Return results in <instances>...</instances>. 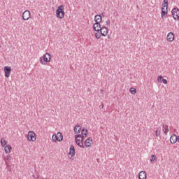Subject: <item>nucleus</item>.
I'll list each match as a JSON object with an SVG mask.
<instances>
[{"label": "nucleus", "mask_w": 179, "mask_h": 179, "mask_svg": "<svg viewBox=\"0 0 179 179\" xmlns=\"http://www.w3.org/2000/svg\"><path fill=\"white\" fill-rule=\"evenodd\" d=\"M31 17V12L28 10H26L25 11L23 12L22 13V19L24 21H27L30 19Z\"/></svg>", "instance_id": "6e6552de"}, {"label": "nucleus", "mask_w": 179, "mask_h": 179, "mask_svg": "<svg viewBox=\"0 0 179 179\" xmlns=\"http://www.w3.org/2000/svg\"><path fill=\"white\" fill-rule=\"evenodd\" d=\"M101 24L100 23H94L93 25V30L96 32H100V29H101Z\"/></svg>", "instance_id": "f8f14e48"}, {"label": "nucleus", "mask_w": 179, "mask_h": 179, "mask_svg": "<svg viewBox=\"0 0 179 179\" xmlns=\"http://www.w3.org/2000/svg\"><path fill=\"white\" fill-rule=\"evenodd\" d=\"M87 134H89V131L87 130V129H82L81 130V136H84V137H87Z\"/></svg>", "instance_id": "aec40b11"}, {"label": "nucleus", "mask_w": 179, "mask_h": 179, "mask_svg": "<svg viewBox=\"0 0 179 179\" xmlns=\"http://www.w3.org/2000/svg\"><path fill=\"white\" fill-rule=\"evenodd\" d=\"M34 178L35 179H41V178L40 176H37V177L34 176Z\"/></svg>", "instance_id": "2f4dec72"}, {"label": "nucleus", "mask_w": 179, "mask_h": 179, "mask_svg": "<svg viewBox=\"0 0 179 179\" xmlns=\"http://www.w3.org/2000/svg\"><path fill=\"white\" fill-rule=\"evenodd\" d=\"M95 23H101L102 17L101 15H96L94 17Z\"/></svg>", "instance_id": "6ab92c4d"}, {"label": "nucleus", "mask_w": 179, "mask_h": 179, "mask_svg": "<svg viewBox=\"0 0 179 179\" xmlns=\"http://www.w3.org/2000/svg\"><path fill=\"white\" fill-rule=\"evenodd\" d=\"M104 107V105L102 103V108Z\"/></svg>", "instance_id": "c9c22d12"}, {"label": "nucleus", "mask_w": 179, "mask_h": 179, "mask_svg": "<svg viewBox=\"0 0 179 179\" xmlns=\"http://www.w3.org/2000/svg\"><path fill=\"white\" fill-rule=\"evenodd\" d=\"M99 31L103 37L107 36V35L108 34V29H107V27H106L105 26H103L101 28H100Z\"/></svg>", "instance_id": "9d476101"}, {"label": "nucleus", "mask_w": 179, "mask_h": 179, "mask_svg": "<svg viewBox=\"0 0 179 179\" xmlns=\"http://www.w3.org/2000/svg\"><path fill=\"white\" fill-rule=\"evenodd\" d=\"M162 82L164 85H166V84L168 83L167 80L165 79V78H163Z\"/></svg>", "instance_id": "c85d7f7f"}, {"label": "nucleus", "mask_w": 179, "mask_h": 179, "mask_svg": "<svg viewBox=\"0 0 179 179\" xmlns=\"http://www.w3.org/2000/svg\"><path fill=\"white\" fill-rule=\"evenodd\" d=\"M3 159H4V161H5V164H6V168L8 169V170H9L10 168V164L8 163V161L11 160V156H10V154H8V155H6V157H3Z\"/></svg>", "instance_id": "9b49d317"}, {"label": "nucleus", "mask_w": 179, "mask_h": 179, "mask_svg": "<svg viewBox=\"0 0 179 179\" xmlns=\"http://www.w3.org/2000/svg\"><path fill=\"white\" fill-rule=\"evenodd\" d=\"M76 139V145L80 147V148H85V145H83V142H81V140L80 139L82 138V134H76L74 136Z\"/></svg>", "instance_id": "39448f33"}, {"label": "nucleus", "mask_w": 179, "mask_h": 179, "mask_svg": "<svg viewBox=\"0 0 179 179\" xmlns=\"http://www.w3.org/2000/svg\"><path fill=\"white\" fill-rule=\"evenodd\" d=\"M110 20H108L106 21V24H107L108 26H110Z\"/></svg>", "instance_id": "7c9ffc66"}, {"label": "nucleus", "mask_w": 179, "mask_h": 179, "mask_svg": "<svg viewBox=\"0 0 179 179\" xmlns=\"http://www.w3.org/2000/svg\"><path fill=\"white\" fill-rule=\"evenodd\" d=\"M27 140L29 141L34 142L36 141V134L33 131H29L27 134Z\"/></svg>", "instance_id": "423d86ee"}, {"label": "nucleus", "mask_w": 179, "mask_h": 179, "mask_svg": "<svg viewBox=\"0 0 179 179\" xmlns=\"http://www.w3.org/2000/svg\"><path fill=\"white\" fill-rule=\"evenodd\" d=\"M160 134H161V131H158V130H156V131H155V136H156L157 137H158V136L160 135Z\"/></svg>", "instance_id": "cd10ccee"}, {"label": "nucleus", "mask_w": 179, "mask_h": 179, "mask_svg": "<svg viewBox=\"0 0 179 179\" xmlns=\"http://www.w3.org/2000/svg\"><path fill=\"white\" fill-rule=\"evenodd\" d=\"M1 145L2 147H5L7 145V142L4 138H1Z\"/></svg>", "instance_id": "5701e85b"}, {"label": "nucleus", "mask_w": 179, "mask_h": 179, "mask_svg": "<svg viewBox=\"0 0 179 179\" xmlns=\"http://www.w3.org/2000/svg\"><path fill=\"white\" fill-rule=\"evenodd\" d=\"M178 168H179V165H178Z\"/></svg>", "instance_id": "e433bc0d"}, {"label": "nucleus", "mask_w": 179, "mask_h": 179, "mask_svg": "<svg viewBox=\"0 0 179 179\" xmlns=\"http://www.w3.org/2000/svg\"><path fill=\"white\" fill-rule=\"evenodd\" d=\"M108 39H111V36L108 35Z\"/></svg>", "instance_id": "72a5a7b5"}, {"label": "nucleus", "mask_w": 179, "mask_h": 179, "mask_svg": "<svg viewBox=\"0 0 179 179\" xmlns=\"http://www.w3.org/2000/svg\"><path fill=\"white\" fill-rule=\"evenodd\" d=\"M81 130H82V127H80V125L77 124L74 127L73 131L75 134L79 135V134H80Z\"/></svg>", "instance_id": "4468645a"}, {"label": "nucleus", "mask_w": 179, "mask_h": 179, "mask_svg": "<svg viewBox=\"0 0 179 179\" xmlns=\"http://www.w3.org/2000/svg\"><path fill=\"white\" fill-rule=\"evenodd\" d=\"M150 162H157V157H155V155H152Z\"/></svg>", "instance_id": "a878e982"}, {"label": "nucleus", "mask_w": 179, "mask_h": 179, "mask_svg": "<svg viewBox=\"0 0 179 179\" xmlns=\"http://www.w3.org/2000/svg\"><path fill=\"white\" fill-rule=\"evenodd\" d=\"M177 141L179 143V136H177Z\"/></svg>", "instance_id": "f704fd0d"}, {"label": "nucleus", "mask_w": 179, "mask_h": 179, "mask_svg": "<svg viewBox=\"0 0 179 179\" xmlns=\"http://www.w3.org/2000/svg\"><path fill=\"white\" fill-rule=\"evenodd\" d=\"M169 127L167 124L164 125L163 124V131L164 133L167 135V133L169 132Z\"/></svg>", "instance_id": "4be33fe9"}, {"label": "nucleus", "mask_w": 179, "mask_h": 179, "mask_svg": "<svg viewBox=\"0 0 179 179\" xmlns=\"http://www.w3.org/2000/svg\"><path fill=\"white\" fill-rule=\"evenodd\" d=\"M177 142V136L176 134H172L170 137V143L171 144H175Z\"/></svg>", "instance_id": "a211bd4d"}, {"label": "nucleus", "mask_w": 179, "mask_h": 179, "mask_svg": "<svg viewBox=\"0 0 179 179\" xmlns=\"http://www.w3.org/2000/svg\"><path fill=\"white\" fill-rule=\"evenodd\" d=\"M171 14L174 20L179 21V8H174L171 11Z\"/></svg>", "instance_id": "0eeeda50"}, {"label": "nucleus", "mask_w": 179, "mask_h": 179, "mask_svg": "<svg viewBox=\"0 0 179 179\" xmlns=\"http://www.w3.org/2000/svg\"><path fill=\"white\" fill-rule=\"evenodd\" d=\"M65 15H66V13L64 11V5L59 6L56 10V17L58 19L62 20L64 18Z\"/></svg>", "instance_id": "f257e3e1"}, {"label": "nucleus", "mask_w": 179, "mask_h": 179, "mask_svg": "<svg viewBox=\"0 0 179 179\" xmlns=\"http://www.w3.org/2000/svg\"><path fill=\"white\" fill-rule=\"evenodd\" d=\"M76 152H75V146H73V145H70V148H69V155H71V157H73V156L75 155Z\"/></svg>", "instance_id": "dca6fc26"}, {"label": "nucleus", "mask_w": 179, "mask_h": 179, "mask_svg": "<svg viewBox=\"0 0 179 179\" xmlns=\"http://www.w3.org/2000/svg\"><path fill=\"white\" fill-rule=\"evenodd\" d=\"M80 140H81V143H83V140L85 139V136H82L81 135V137H80Z\"/></svg>", "instance_id": "c756f323"}, {"label": "nucleus", "mask_w": 179, "mask_h": 179, "mask_svg": "<svg viewBox=\"0 0 179 179\" xmlns=\"http://www.w3.org/2000/svg\"><path fill=\"white\" fill-rule=\"evenodd\" d=\"M12 69L10 66H4V76L6 78H8L10 76Z\"/></svg>", "instance_id": "1a4fd4ad"}, {"label": "nucleus", "mask_w": 179, "mask_h": 179, "mask_svg": "<svg viewBox=\"0 0 179 179\" xmlns=\"http://www.w3.org/2000/svg\"><path fill=\"white\" fill-rule=\"evenodd\" d=\"M162 80H163L162 76H159L158 78H157L158 82L162 83Z\"/></svg>", "instance_id": "bb28decb"}, {"label": "nucleus", "mask_w": 179, "mask_h": 179, "mask_svg": "<svg viewBox=\"0 0 179 179\" xmlns=\"http://www.w3.org/2000/svg\"><path fill=\"white\" fill-rule=\"evenodd\" d=\"M12 150V146L10 145H7L5 148H4V151L6 154L10 153L11 152Z\"/></svg>", "instance_id": "412c9836"}, {"label": "nucleus", "mask_w": 179, "mask_h": 179, "mask_svg": "<svg viewBox=\"0 0 179 179\" xmlns=\"http://www.w3.org/2000/svg\"><path fill=\"white\" fill-rule=\"evenodd\" d=\"M174 34L173 32H169L168 34H167V36H166V39L169 42H172L174 40Z\"/></svg>", "instance_id": "2eb2a0df"}, {"label": "nucleus", "mask_w": 179, "mask_h": 179, "mask_svg": "<svg viewBox=\"0 0 179 179\" xmlns=\"http://www.w3.org/2000/svg\"><path fill=\"white\" fill-rule=\"evenodd\" d=\"M100 92H101V94H103L104 92V90H101Z\"/></svg>", "instance_id": "473e14b6"}, {"label": "nucleus", "mask_w": 179, "mask_h": 179, "mask_svg": "<svg viewBox=\"0 0 179 179\" xmlns=\"http://www.w3.org/2000/svg\"><path fill=\"white\" fill-rule=\"evenodd\" d=\"M52 141H58V142H62L64 140V136L62 133L61 132H57V134H53L52 136Z\"/></svg>", "instance_id": "20e7f679"}, {"label": "nucleus", "mask_w": 179, "mask_h": 179, "mask_svg": "<svg viewBox=\"0 0 179 179\" xmlns=\"http://www.w3.org/2000/svg\"><path fill=\"white\" fill-rule=\"evenodd\" d=\"M90 142H93V139L91 138H87L85 141V148H90V146H92V143Z\"/></svg>", "instance_id": "ddd939ff"}, {"label": "nucleus", "mask_w": 179, "mask_h": 179, "mask_svg": "<svg viewBox=\"0 0 179 179\" xmlns=\"http://www.w3.org/2000/svg\"><path fill=\"white\" fill-rule=\"evenodd\" d=\"M147 178V175H146V172L144 171H141L139 172L138 173V178L139 179H146Z\"/></svg>", "instance_id": "f3484780"}, {"label": "nucleus", "mask_w": 179, "mask_h": 179, "mask_svg": "<svg viewBox=\"0 0 179 179\" xmlns=\"http://www.w3.org/2000/svg\"><path fill=\"white\" fill-rule=\"evenodd\" d=\"M130 93L133 95L136 94V90L134 87L130 88Z\"/></svg>", "instance_id": "393cba45"}, {"label": "nucleus", "mask_w": 179, "mask_h": 179, "mask_svg": "<svg viewBox=\"0 0 179 179\" xmlns=\"http://www.w3.org/2000/svg\"><path fill=\"white\" fill-rule=\"evenodd\" d=\"M168 14V0H164L162 7L161 16L162 19H165Z\"/></svg>", "instance_id": "f03ea898"}, {"label": "nucleus", "mask_w": 179, "mask_h": 179, "mask_svg": "<svg viewBox=\"0 0 179 179\" xmlns=\"http://www.w3.org/2000/svg\"><path fill=\"white\" fill-rule=\"evenodd\" d=\"M101 33L100 31H97L96 33H95V38L97 39V40H99L100 38H101Z\"/></svg>", "instance_id": "b1692460"}, {"label": "nucleus", "mask_w": 179, "mask_h": 179, "mask_svg": "<svg viewBox=\"0 0 179 179\" xmlns=\"http://www.w3.org/2000/svg\"><path fill=\"white\" fill-rule=\"evenodd\" d=\"M51 59H52L51 54L46 52L43 55V57L40 58L39 62L42 65H46V63L50 62Z\"/></svg>", "instance_id": "7ed1b4c3"}]
</instances>
